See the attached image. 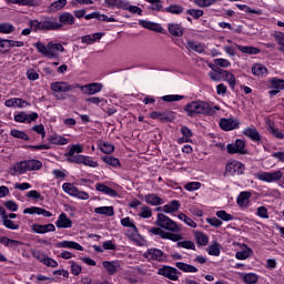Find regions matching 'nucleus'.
Returning a JSON list of instances; mask_svg holds the SVG:
<instances>
[{"label": "nucleus", "mask_w": 284, "mask_h": 284, "mask_svg": "<svg viewBox=\"0 0 284 284\" xmlns=\"http://www.w3.org/2000/svg\"><path fill=\"white\" fill-rule=\"evenodd\" d=\"M255 179L263 181L264 183H276V181H280L282 185H284L283 171L281 170L275 172H258L255 174Z\"/></svg>", "instance_id": "39448f33"}, {"label": "nucleus", "mask_w": 284, "mask_h": 284, "mask_svg": "<svg viewBox=\"0 0 284 284\" xmlns=\"http://www.w3.org/2000/svg\"><path fill=\"white\" fill-rule=\"evenodd\" d=\"M102 161L106 163V165H111L112 168H119V165H121L119 159L111 155L102 156Z\"/></svg>", "instance_id": "09e8293b"}, {"label": "nucleus", "mask_w": 284, "mask_h": 284, "mask_svg": "<svg viewBox=\"0 0 284 284\" xmlns=\"http://www.w3.org/2000/svg\"><path fill=\"white\" fill-rule=\"evenodd\" d=\"M256 216H260V219H270V213L267 212V207L265 206L257 207Z\"/></svg>", "instance_id": "774afa93"}, {"label": "nucleus", "mask_w": 284, "mask_h": 284, "mask_svg": "<svg viewBox=\"0 0 284 284\" xmlns=\"http://www.w3.org/2000/svg\"><path fill=\"white\" fill-rule=\"evenodd\" d=\"M175 267H178V270H181L182 272H189L191 274L199 272V268H196L195 266L185 264L183 262H176Z\"/></svg>", "instance_id": "e433bc0d"}, {"label": "nucleus", "mask_w": 284, "mask_h": 284, "mask_svg": "<svg viewBox=\"0 0 284 284\" xmlns=\"http://www.w3.org/2000/svg\"><path fill=\"white\" fill-rule=\"evenodd\" d=\"M43 30L44 32H50V31H57L61 30V24H59V19L55 17H47L42 21Z\"/></svg>", "instance_id": "ddd939ff"}, {"label": "nucleus", "mask_w": 284, "mask_h": 284, "mask_svg": "<svg viewBox=\"0 0 284 284\" xmlns=\"http://www.w3.org/2000/svg\"><path fill=\"white\" fill-rule=\"evenodd\" d=\"M159 276H164L169 281H179V270L172 266L164 265L158 271Z\"/></svg>", "instance_id": "9b49d317"}, {"label": "nucleus", "mask_w": 284, "mask_h": 284, "mask_svg": "<svg viewBox=\"0 0 284 284\" xmlns=\"http://www.w3.org/2000/svg\"><path fill=\"white\" fill-rule=\"evenodd\" d=\"M250 199H252V192L243 191L239 194L236 203L240 207H247L250 205Z\"/></svg>", "instance_id": "5701e85b"}, {"label": "nucleus", "mask_w": 284, "mask_h": 284, "mask_svg": "<svg viewBox=\"0 0 284 284\" xmlns=\"http://www.w3.org/2000/svg\"><path fill=\"white\" fill-rule=\"evenodd\" d=\"M251 255L252 248L245 246V250L240 251L235 254V258H237V261H245L246 258H250Z\"/></svg>", "instance_id": "a18cd8bd"}, {"label": "nucleus", "mask_w": 284, "mask_h": 284, "mask_svg": "<svg viewBox=\"0 0 284 284\" xmlns=\"http://www.w3.org/2000/svg\"><path fill=\"white\" fill-rule=\"evenodd\" d=\"M95 214H103L104 216H114L113 206H100L94 209Z\"/></svg>", "instance_id": "58836bf2"}, {"label": "nucleus", "mask_w": 284, "mask_h": 284, "mask_svg": "<svg viewBox=\"0 0 284 284\" xmlns=\"http://www.w3.org/2000/svg\"><path fill=\"white\" fill-rule=\"evenodd\" d=\"M64 6H68V0H57L48 7L47 12L49 14L59 12V10H63Z\"/></svg>", "instance_id": "393cba45"}, {"label": "nucleus", "mask_w": 284, "mask_h": 284, "mask_svg": "<svg viewBox=\"0 0 284 284\" xmlns=\"http://www.w3.org/2000/svg\"><path fill=\"white\" fill-rule=\"evenodd\" d=\"M0 243L6 247H19V245H23V242L12 240L6 236L0 237Z\"/></svg>", "instance_id": "473e14b6"}, {"label": "nucleus", "mask_w": 284, "mask_h": 284, "mask_svg": "<svg viewBox=\"0 0 284 284\" xmlns=\"http://www.w3.org/2000/svg\"><path fill=\"white\" fill-rule=\"evenodd\" d=\"M81 152H83V145H81V144H73V145L70 148V150H69L67 156H68V158H69V156H74V154H81Z\"/></svg>", "instance_id": "052dcab7"}, {"label": "nucleus", "mask_w": 284, "mask_h": 284, "mask_svg": "<svg viewBox=\"0 0 284 284\" xmlns=\"http://www.w3.org/2000/svg\"><path fill=\"white\" fill-rule=\"evenodd\" d=\"M74 16L70 12H63L58 16V24L60 26V30L63 29V26H74Z\"/></svg>", "instance_id": "f3484780"}, {"label": "nucleus", "mask_w": 284, "mask_h": 284, "mask_svg": "<svg viewBox=\"0 0 284 284\" xmlns=\"http://www.w3.org/2000/svg\"><path fill=\"white\" fill-rule=\"evenodd\" d=\"M143 256L149 261H158L159 263H165V261H168V255L159 248H149L144 252Z\"/></svg>", "instance_id": "1a4fd4ad"}, {"label": "nucleus", "mask_w": 284, "mask_h": 284, "mask_svg": "<svg viewBox=\"0 0 284 284\" xmlns=\"http://www.w3.org/2000/svg\"><path fill=\"white\" fill-rule=\"evenodd\" d=\"M70 141L67 138H63L61 135L54 134L49 138V143H52L53 145H68Z\"/></svg>", "instance_id": "f704fd0d"}, {"label": "nucleus", "mask_w": 284, "mask_h": 284, "mask_svg": "<svg viewBox=\"0 0 284 284\" xmlns=\"http://www.w3.org/2000/svg\"><path fill=\"white\" fill-rule=\"evenodd\" d=\"M245 172V164L234 160L226 163L225 174H231V176H241Z\"/></svg>", "instance_id": "6e6552de"}, {"label": "nucleus", "mask_w": 284, "mask_h": 284, "mask_svg": "<svg viewBox=\"0 0 284 284\" xmlns=\"http://www.w3.org/2000/svg\"><path fill=\"white\" fill-rule=\"evenodd\" d=\"M95 190H97V192H102V194H106V196H118L119 195V193H116L115 190H113L112 187H110L103 183L95 184Z\"/></svg>", "instance_id": "a878e982"}, {"label": "nucleus", "mask_w": 284, "mask_h": 284, "mask_svg": "<svg viewBox=\"0 0 284 284\" xmlns=\"http://www.w3.org/2000/svg\"><path fill=\"white\" fill-rule=\"evenodd\" d=\"M99 148L104 154H112V152H114V145L108 142L101 143Z\"/></svg>", "instance_id": "bf43d9fd"}, {"label": "nucleus", "mask_w": 284, "mask_h": 284, "mask_svg": "<svg viewBox=\"0 0 284 284\" xmlns=\"http://www.w3.org/2000/svg\"><path fill=\"white\" fill-rule=\"evenodd\" d=\"M43 163L39 160H24L18 162L10 169L11 176H17V174H26V172H34L41 170Z\"/></svg>", "instance_id": "f257e3e1"}, {"label": "nucleus", "mask_w": 284, "mask_h": 284, "mask_svg": "<svg viewBox=\"0 0 284 284\" xmlns=\"http://www.w3.org/2000/svg\"><path fill=\"white\" fill-rule=\"evenodd\" d=\"M125 0H104L105 8H118V10H123Z\"/></svg>", "instance_id": "ea45409f"}, {"label": "nucleus", "mask_w": 284, "mask_h": 284, "mask_svg": "<svg viewBox=\"0 0 284 284\" xmlns=\"http://www.w3.org/2000/svg\"><path fill=\"white\" fill-rule=\"evenodd\" d=\"M31 230L36 234H48V232H54L57 227L54 224H32Z\"/></svg>", "instance_id": "a211bd4d"}, {"label": "nucleus", "mask_w": 284, "mask_h": 284, "mask_svg": "<svg viewBox=\"0 0 284 284\" xmlns=\"http://www.w3.org/2000/svg\"><path fill=\"white\" fill-rule=\"evenodd\" d=\"M168 30L172 37H183L184 29L179 23H169Z\"/></svg>", "instance_id": "cd10ccee"}, {"label": "nucleus", "mask_w": 284, "mask_h": 284, "mask_svg": "<svg viewBox=\"0 0 284 284\" xmlns=\"http://www.w3.org/2000/svg\"><path fill=\"white\" fill-rule=\"evenodd\" d=\"M179 207H181L179 201L173 200L169 204L162 206V212L165 214H172L173 212H179Z\"/></svg>", "instance_id": "c85d7f7f"}, {"label": "nucleus", "mask_w": 284, "mask_h": 284, "mask_svg": "<svg viewBox=\"0 0 284 284\" xmlns=\"http://www.w3.org/2000/svg\"><path fill=\"white\" fill-rule=\"evenodd\" d=\"M9 3H18L19 6H28L29 8H37L39 0H8Z\"/></svg>", "instance_id": "a19ab883"}, {"label": "nucleus", "mask_w": 284, "mask_h": 284, "mask_svg": "<svg viewBox=\"0 0 284 284\" xmlns=\"http://www.w3.org/2000/svg\"><path fill=\"white\" fill-rule=\"evenodd\" d=\"M121 225H123V227H131V230L133 231V236H136V234H139V230L136 229V225L133 223V221L130 217L122 219Z\"/></svg>", "instance_id": "37998d69"}, {"label": "nucleus", "mask_w": 284, "mask_h": 284, "mask_svg": "<svg viewBox=\"0 0 284 284\" xmlns=\"http://www.w3.org/2000/svg\"><path fill=\"white\" fill-rule=\"evenodd\" d=\"M272 37L274 38L276 43H278V45H281V48H280L281 52H284V33L281 31H275L272 34Z\"/></svg>", "instance_id": "8fccbe9b"}, {"label": "nucleus", "mask_w": 284, "mask_h": 284, "mask_svg": "<svg viewBox=\"0 0 284 284\" xmlns=\"http://www.w3.org/2000/svg\"><path fill=\"white\" fill-rule=\"evenodd\" d=\"M139 216H141V219H150L152 216V209L149 206H142Z\"/></svg>", "instance_id": "338daca9"}, {"label": "nucleus", "mask_w": 284, "mask_h": 284, "mask_svg": "<svg viewBox=\"0 0 284 284\" xmlns=\"http://www.w3.org/2000/svg\"><path fill=\"white\" fill-rule=\"evenodd\" d=\"M242 134L246 136L247 139H251V141H254L255 143H258L261 141V133H258V130L254 126L245 128L242 131Z\"/></svg>", "instance_id": "aec40b11"}, {"label": "nucleus", "mask_w": 284, "mask_h": 284, "mask_svg": "<svg viewBox=\"0 0 284 284\" xmlns=\"http://www.w3.org/2000/svg\"><path fill=\"white\" fill-rule=\"evenodd\" d=\"M29 26L33 32H44L43 21L30 20Z\"/></svg>", "instance_id": "de8ad7c7"}, {"label": "nucleus", "mask_w": 284, "mask_h": 284, "mask_svg": "<svg viewBox=\"0 0 284 284\" xmlns=\"http://www.w3.org/2000/svg\"><path fill=\"white\" fill-rule=\"evenodd\" d=\"M229 154H247L245 150V141L236 140L234 143H230L226 146Z\"/></svg>", "instance_id": "f8f14e48"}, {"label": "nucleus", "mask_w": 284, "mask_h": 284, "mask_svg": "<svg viewBox=\"0 0 284 284\" xmlns=\"http://www.w3.org/2000/svg\"><path fill=\"white\" fill-rule=\"evenodd\" d=\"M271 85V91H268L270 97H276L281 90H284V80L277 78L268 79Z\"/></svg>", "instance_id": "4468645a"}, {"label": "nucleus", "mask_w": 284, "mask_h": 284, "mask_svg": "<svg viewBox=\"0 0 284 284\" xmlns=\"http://www.w3.org/2000/svg\"><path fill=\"white\" fill-rule=\"evenodd\" d=\"M209 77L211 81H215L216 83H219V81H223V69L209 72Z\"/></svg>", "instance_id": "603ef678"}, {"label": "nucleus", "mask_w": 284, "mask_h": 284, "mask_svg": "<svg viewBox=\"0 0 284 284\" xmlns=\"http://www.w3.org/2000/svg\"><path fill=\"white\" fill-rule=\"evenodd\" d=\"M217 219H221V221H234V215L226 213L225 211H217L216 213Z\"/></svg>", "instance_id": "0e129e2a"}, {"label": "nucleus", "mask_w": 284, "mask_h": 284, "mask_svg": "<svg viewBox=\"0 0 284 284\" xmlns=\"http://www.w3.org/2000/svg\"><path fill=\"white\" fill-rule=\"evenodd\" d=\"M11 136H13V139H21L22 141H30V136H28L26 134V132L13 129L10 131Z\"/></svg>", "instance_id": "864d4df0"}, {"label": "nucleus", "mask_w": 284, "mask_h": 284, "mask_svg": "<svg viewBox=\"0 0 284 284\" xmlns=\"http://www.w3.org/2000/svg\"><path fill=\"white\" fill-rule=\"evenodd\" d=\"M155 225L169 232H181V226L163 213L158 214Z\"/></svg>", "instance_id": "20e7f679"}, {"label": "nucleus", "mask_w": 284, "mask_h": 284, "mask_svg": "<svg viewBox=\"0 0 284 284\" xmlns=\"http://www.w3.org/2000/svg\"><path fill=\"white\" fill-rule=\"evenodd\" d=\"M252 74L254 77H267V68L261 63H255L252 67Z\"/></svg>", "instance_id": "c756f323"}, {"label": "nucleus", "mask_w": 284, "mask_h": 284, "mask_svg": "<svg viewBox=\"0 0 284 284\" xmlns=\"http://www.w3.org/2000/svg\"><path fill=\"white\" fill-rule=\"evenodd\" d=\"M82 165H87V168H99V162L94 161L91 156L84 155Z\"/></svg>", "instance_id": "680f3d73"}, {"label": "nucleus", "mask_w": 284, "mask_h": 284, "mask_svg": "<svg viewBox=\"0 0 284 284\" xmlns=\"http://www.w3.org/2000/svg\"><path fill=\"white\" fill-rule=\"evenodd\" d=\"M150 118L158 119L159 121H170V116H168V113H162L159 111L151 112Z\"/></svg>", "instance_id": "6e6d98bb"}, {"label": "nucleus", "mask_w": 284, "mask_h": 284, "mask_svg": "<svg viewBox=\"0 0 284 284\" xmlns=\"http://www.w3.org/2000/svg\"><path fill=\"white\" fill-rule=\"evenodd\" d=\"M241 122L236 119H221L220 120V128L224 130V132H230L232 130L239 129Z\"/></svg>", "instance_id": "2eb2a0df"}, {"label": "nucleus", "mask_w": 284, "mask_h": 284, "mask_svg": "<svg viewBox=\"0 0 284 284\" xmlns=\"http://www.w3.org/2000/svg\"><path fill=\"white\" fill-rule=\"evenodd\" d=\"M149 232H150V234H153L154 236H160V239L173 241L174 243H176L183 239L181 236V234L166 232L161 227H152V229H150Z\"/></svg>", "instance_id": "0eeeda50"}, {"label": "nucleus", "mask_w": 284, "mask_h": 284, "mask_svg": "<svg viewBox=\"0 0 284 284\" xmlns=\"http://www.w3.org/2000/svg\"><path fill=\"white\" fill-rule=\"evenodd\" d=\"M34 48L40 52V54H43V57H51L52 54L48 52V44L45 45L43 42H37Z\"/></svg>", "instance_id": "5fc2aeb1"}, {"label": "nucleus", "mask_w": 284, "mask_h": 284, "mask_svg": "<svg viewBox=\"0 0 284 284\" xmlns=\"http://www.w3.org/2000/svg\"><path fill=\"white\" fill-rule=\"evenodd\" d=\"M186 49L190 52H197L199 54H203V52H205V45L199 43V42H194L192 40H189L186 42Z\"/></svg>", "instance_id": "bb28decb"}, {"label": "nucleus", "mask_w": 284, "mask_h": 284, "mask_svg": "<svg viewBox=\"0 0 284 284\" xmlns=\"http://www.w3.org/2000/svg\"><path fill=\"white\" fill-rule=\"evenodd\" d=\"M241 278L246 284H254V283H256L258 281V275H256L254 273H246V274H242Z\"/></svg>", "instance_id": "49530a36"}, {"label": "nucleus", "mask_w": 284, "mask_h": 284, "mask_svg": "<svg viewBox=\"0 0 284 284\" xmlns=\"http://www.w3.org/2000/svg\"><path fill=\"white\" fill-rule=\"evenodd\" d=\"M186 14H190V17H193V19H201L205 12L201 9H189L186 10Z\"/></svg>", "instance_id": "69168bd1"}, {"label": "nucleus", "mask_w": 284, "mask_h": 284, "mask_svg": "<svg viewBox=\"0 0 284 284\" xmlns=\"http://www.w3.org/2000/svg\"><path fill=\"white\" fill-rule=\"evenodd\" d=\"M77 88L79 87L63 81L51 83V90L54 92V98L57 101H65L68 95L61 94V92H72V90Z\"/></svg>", "instance_id": "7ed1b4c3"}, {"label": "nucleus", "mask_w": 284, "mask_h": 284, "mask_svg": "<svg viewBox=\"0 0 284 284\" xmlns=\"http://www.w3.org/2000/svg\"><path fill=\"white\" fill-rule=\"evenodd\" d=\"M148 10H151V12H165L163 10V2H151Z\"/></svg>", "instance_id": "e2e57ef3"}, {"label": "nucleus", "mask_w": 284, "mask_h": 284, "mask_svg": "<svg viewBox=\"0 0 284 284\" xmlns=\"http://www.w3.org/2000/svg\"><path fill=\"white\" fill-rule=\"evenodd\" d=\"M14 30H16L14 24L10 22L0 23V34H12Z\"/></svg>", "instance_id": "79ce46f5"}, {"label": "nucleus", "mask_w": 284, "mask_h": 284, "mask_svg": "<svg viewBox=\"0 0 284 284\" xmlns=\"http://www.w3.org/2000/svg\"><path fill=\"white\" fill-rule=\"evenodd\" d=\"M103 267L106 270V272L111 275L116 274V270H119L120 264L119 262H103L102 263Z\"/></svg>", "instance_id": "4c0bfd02"}, {"label": "nucleus", "mask_w": 284, "mask_h": 284, "mask_svg": "<svg viewBox=\"0 0 284 284\" xmlns=\"http://www.w3.org/2000/svg\"><path fill=\"white\" fill-rule=\"evenodd\" d=\"M236 48H237V50H240V52H243L244 54H260L261 53V49H258L256 47H247V45L237 44Z\"/></svg>", "instance_id": "c9c22d12"}, {"label": "nucleus", "mask_w": 284, "mask_h": 284, "mask_svg": "<svg viewBox=\"0 0 284 284\" xmlns=\"http://www.w3.org/2000/svg\"><path fill=\"white\" fill-rule=\"evenodd\" d=\"M122 10H128V12H131V14H139V17H141L143 14V9H141L138 6H132V4H130V2H128L125 0H124Z\"/></svg>", "instance_id": "2f4dec72"}, {"label": "nucleus", "mask_w": 284, "mask_h": 284, "mask_svg": "<svg viewBox=\"0 0 284 284\" xmlns=\"http://www.w3.org/2000/svg\"><path fill=\"white\" fill-rule=\"evenodd\" d=\"M55 226L60 230H68L72 227V220L65 213H61L55 222Z\"/></svg>", "instance_id": "412c9836"}, {"label": "nucleus", "mask_w": 284, "mask_h": 284, "mask_svg": "<svg viewBox=\"0 0 284 284\" xmlns=\"http://www.w3.org/2000/svg\"><path fill=\"white\" fill-rule=\"evenodd\" d=\"M219 0H193V3L197 6V8H210L217 3Z\"/></svg>", "instance_id": "3c124183"}, {"label": "nucleus", "mask_w": 284, "mask_h": 284, "mask_svg": "<svg viewBox=\"0 0 284 284\" xmlns=\"http://www.w3.org/2000/svg\"><path fill=\"white\" fill-rule=\"evenodd\" d=\"M139 26L145 28L146 30H152L153 32H163V27L156 22H150L148 20H139Z\"/></svg>", "instance_id": "b1692460"}, {"label": "nucleus", "mask_w": 284, "mask_h": 284, "mask_svg": "<svg viewBox=\"0 0 284 284\" xmlns=\"http://www.w3.org/2000/svg\"><path fill=\"white\" fill-rule=\"evenodd\" d=\"M81 92L83 94H87L89 97H92L94 94H99V92H101V90H103V84L102 83H99V82H93V83H89V84H85V85H79L77 84Z\"/></svg>", "instance_id": "9d476101"}, {"label": "nucleus", "mask_w": 284, "mask_h": 284, "mask_svg": "<svg viewBox=\"0 0 284 284\" xmlns=\"http://www.w3.org/2000/svg\"><path fill=\"white\" fill-rule=\"evenodd\" d=\"M37 119H39V114L37 112H33L31 114L20 112L14 115V121L17 123H32V121H37Z\"/></svg>", "instance_id": "dca6fc26"}, {"label": "nucleus", "mask_w": 284, "mask_h": 284, "mask_svg": "<svg viewBox=\"0 0 284 284\" xmlns=\"http://www.w3.org/2000/svg\"><path fill=\"white\" fill-rule=\"evenodd\" d=\"M85 101L87 103H92L93 105H105V103H108V100L99 97H91L88 98Z\"/></svg>", "instance_id": "4d7b16f0"}, {"label": "nucleus", "mask_w": 284, "mask_h": 284, "mask_svg": "<svg viewBox=\"0 0 284 284\" xmlns=\"http://www.w3.org/2000/svg\"><path fill=\"white\" fill-rule=\"evenodd\" d=\"M144 201L149 205H163V199L159 197L156 194H148L144 196Z\"/></svg>", "instance_id": "72a5a7b5"}, {"label": "nucleus", "mask_w": 284, "mask_h": 284, "mask_svg": "<svg viewBox=\"0 0 284 284\" xmlns=\"http://www.w3.org/2000/svg\"><path fill=\"white\" fill-rule=\"evenodd\" d=\"M222 80L226 81L230 85V88H232V90H234L235 85H236V78L234 77V73H231L230 71H222Z\"/></svg>", "instance_id": "7c9ffc66"}, {"label": "nucleus", "mask_w": 284, "mask_h": 284, "mask_svg": "<svg viewBox=\"0 0 284 284\" xmlns=\"http://www.w3.org/2000/svg\"><path fill=\"white\" fill-rule=\"evenodd\" d=\"M183 6L181 4H170L164 9V12H169L170 14H182Z\"/></svg>", "instance_id": "c03bdc74"}, {"label": "nucleus", "mask_w": 284, "mask_h": 284, "mask_svg": "<svg viewBox=\"0 0 284 284\" xmlns=\"http://www.w3.org/2000/svg\"><path fill=\"white\" fill-rule=\"evenodd\" d=\"M23 214H38V216H44L45 219H50L52 213L47 211L45 209H41L39 206H31L23 210Z\"/></svg>", "instance_id": "6ab92c4d"}, {"label": "nucleus", "mask_w": 284, "mask_h": 284, "mask_svg": "<svg viewBox=\"0 0 284 284\" xmlns=\"http://www.w3.org/2000/svg\"><path fill=\"white\" fill-rule=\"evenodd\" d=\"M55 247L67 248V250H77L78 252H83V246L77 242L72 241H62L55 244Z\"/></svg>", "instance_id": "4be33fe9"}, {"label": "nucleus", "mask_w": 284, "mask_h": 284, "mask_svg": "<svg viewBox=\"0 0 284 284\" xmlns=\"http://www.w3.org/2000/svg\"><path fill=\"white\" fill-rule=\"evenodd\" d=\"M184 111L186 112L187 116H196V114H206L212 116L214 114V109L207 102L203 101H193L187 103L184 106Z\"/></svg>", "instance_id": "f03ea898"}, {"label": "nucleus", "mask_w": 284, "mask_h": 284, "mask_svg": "<svg viewBox=\"0 0 284 284\" xmlns=\"http://www.w3.org/2000/svg\"><path fill=\"white\" fill-rule=\"evenodd\" d=\"M62 190L65 192V194L75 196V199H80L81 201H88V199H90V194H88V192L79 191V189L72 183H64L62 185Z\"/></svg>", "instance_id": "423d86ee"}, {"label": "nucleus", "mask_w": 284, "mask_h": 284, "mask_svg": "<svg viewBox=\"0 0 284 284\" xmlns=\"http://www.w3.org/2000/svg\"><path fill=\"white\" fill-rule=\"evenodd\" d=\"M195 241L199 245H207L209 243L207 235L201 232L195 233Z\"/></svg>", "instance_id": "13d9d810"}]
</instances>
